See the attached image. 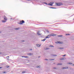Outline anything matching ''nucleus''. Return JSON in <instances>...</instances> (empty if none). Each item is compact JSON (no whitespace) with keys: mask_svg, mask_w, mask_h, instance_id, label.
I'll use <instances>...</instances> for the list:
<instances>
[{"mask_svg":"<svg viewBox=\"0 0 74 74\" xmlns=\"http://www.w3.org/2000/svg\"><path fill=\"white\" fill-rule=\"evenodd\" d=\"M24 23H25V21L23 20H22L21 21H20V23H18L19 25H22V24Z\"/></svg>","mask_w":74,"mask_h":74,"instance_id":"f257e3e1","label":"nucleus"},{"mask_svg":"<svg viewBox=\"0 0 74 74\" xmlns=\"http://www.w3.org/2000/svg\"><path fill=\"white\" fill-rule=\"evenodd\" d=\"M56 36V34H51L50 35H48V36H49V37H51V36Z\"/></svg>","mask_w":74,"mask_h":74,"instance_id":"f03ea898","label":"nucleus"},{"mask_svg":"<svg viewBox=\"0 0 74 74\" xmlns=\"http://www.w3.org/2000/svg\"><path fill=\"white\" fill-rule=\"evenodd\" d=\"M53 4V2L50 3H48V5H52Z\"/></svg>","mask_w":74,"mask_h":74,"instance_id":"7ed1b4c3","label":"nucleus"},{"mask_svg":"<svg viewBox=\"0 0 74 74\" xmlns=\"http://www.w3.org/2000/svg\"><path fill=\"white\" fill-rule=\"evenodd\" d=\"M56 5H58V6H60V5H62V4H61V3H56Z\"/></svg>","mask_w":74,"mask_h":74,"instance_id":"20e7f679","label":"nucleus"},{"mask_svg":"<svg viewBox=\"0 0 74 74\" xmlns=\"http://www.w3.org/2000/svg\"><path fill=\"white\" fill-rule=\"evenodd\" d=\"M37 34H38V36H40V35H41V34H40V31H38L37 32Z\"/></svg>","mask_w":74,"mask_h":74,"instance_id":"39448f33","label":"nucleus"},{"mask_svg":"<svg viewBox=\"0 0 74 74\" xmlns=\"http://www.w3.org/2000/svg\"><path fill=\"white\" fill-rule=\"evenodd\" d=\"M22 58H29V57H28L27 56H22Z\"/></svg>","mask_w":74,"mask_h":74,"instance_id":"423d86ee","label":"nucleus"},{"mask_svg":"<svg viewBox=\"0 0 74 74\" xmlns=\"http://www.w3.org/2000/svg\"><path fill=\"white\" fill-rule=\"evenodd\" d=\"M4 20L5 21H6L7 20V17H6L5 16L4 17Z\"/></svg>","mask_w":74,"mask_h":74,"instance_id":"0eeeda50","label":"nucleus"},{"mask_svg":"<svg viewBox=\"0 0 74 74\" xmlns=\"http://www.w3.org/2000/svg\"><path fill=\"white\" fill-rule=\"evenodd\" d=\"M66 59V58H61L60 59V60H64V59Z\"/></svg>","mask_w":74,"mask_h":74,"instance_id":"6e6552de","label":"nucleus"},{"mask_svg":"<svg viewBox=\"0 0 74 74\" xmlns=\"http://www.w3.org/2000/svg\"><path fill=\"white\" fill-rule=\"evenodd\" d=\"M58 44H63V42H58Z\"/></svg>","mask_w":74,"mask_h":74,"instance_id":"1a4fd4ad","label":"nucleus"},{"mask_svg":"<svg viewBox=\"0 0 74 74\" xmlns=\"http://www.w3.org/2000/svg\"><path fill=\"white\" fill-rule=\"evenodd\" d=\"M50 37H49V36H46V38H48Z\"/></svg>","mask_w":74,"mask_h":74,"instance_id":"9d476101","label":"nucleus"},{"mask_svg":"<svg viewBox=\"0 0 74 74\" xmlns=\"http://www.w3.org/2000/svg\"><path fill=\"white\" fill-rule=\"evenodd\" d=\"M2 22H6V21H5V20H2Z\"/></svg>","mask_w":74,"mask_h":74,"instance_id":"9b49d317","label":"nucleus"},{"mask_svg":"<svg viewBox=\"0 0 74 74\" xmlns=\"http://www.w3.org/2000/svg\"><path fill=\"white\" fill-rule=\"evenodd\" d=\"M68 69V67H67V68H66V67H63V68H62V69Z\"/></svg>","mask_w":74,"mask_h":74,"instance_id":"f8f14e48","label":"nucleus"},{"mask_svg":"<svg viewBox=\"0 0 74 74\" xmlns=\"http://www.w3.org/2000/svg\"><path fill=\"white\" fill-rule=\"evenodd\" d=\"M33 55V54L32 53H29L28 54V55Z\"/></svg>","mask_w":74,"mask_h":74,"instance_id":"ddd939ff","label":"nucleus"},{"mask_svg":"<svg viewBox=\"0 0 74 74\" xmlns=\"http://www.w3.org/2000/svg\"><path fill=\"white\" fill-rule=\"evenodd\" d=\"M66 36H69V35H70V34H66Z\"/></svg>","mask_w":74,"mask_h":74,"instance_id":"4468645a","label":"nucleus"},{"mask_svg":"<svg viewBox=\"0 0 74 74\" xmlns=\"http://www.w3.org/2000/svg\"><path fill=\"white\" fill-rule=\"evenodd\" d=\"M45 40H46V39L45 38L44 39H43V40H42V41H45Z\"/></svg>","mask_w":74,"mask_h":74,"instance_id":"2eb2a0df","label":"nucleus"},{"mask_svg":"<svg viewBox=\"0 0 74 74\" xmlns=\"http://www.w3.org/2000/svg\"><path fill=\"white\" fill-rule=\"evenodd\" d=\"M58 37H62V35L58 36Z\"/></svg>","mask_w":74,"mask_h":74,"instance_id":"dca6fc26","label":"nucleus"},{"mask_svg":"<svg viewBox=\"0 0 74 74\" xmlns=\"http://www.w3.org/2000/svg\"><path fill=\"white\" fill-rule=\"evenodd\" d=\"M68 64H72V63L71 62H69Z\"/></svg>","mask_w":74,"mask_h":74,"instance_id":"f3484780","label":"nucleus"},{"mask_svg":"<svg viewBox=\"0 0 74 74\" xmlns=\"http://www.w3.org/2000/svg\"><path fill=\"white\" fill-rule=\"evenodd\" d=\"M62 64L58 63V64L57 65H62Z\"/></svg>","mask_w":74,"mask_h":74,"instance_id":"a211bd4d","label":"nucleus"},{"mask_svg":"<svg viewBox=\"0 0 74 74\" xmlns=\"http://www.w3.org/2000/svg\"><path fill=\"white\" fill-rule=\"evenodd\" d=\"M36 45L37 47H40V45Z\"/></svg>","mask_w":74,"mask_h":74,"instance_id":"6ab92c4d","label":"nucleus"},{"mask_svg":"<svg viewBox=\"0 0 74 74\" xmlns=\"http://www.w3.org/2000/svg\"><path fill=\"white\" fill-rule=\"evenodd\" d=\"M15 30H18V29H19V28H15Z\"/></svg>","mask_w":74,"mask_h":74,"instance_id":"aec40b11","label":"nucleus"},{"mask_svg":"<svg viewBox=\"0 0 74 74\" xmlns=\"http://www.w3.org/2000/svg\"><path fill=\"white\" fill-rule=\"evenodd\" d=\"M40 67H41V66H38L37 67V68H40Z\"/></svg>","mask_w":74,"mask_h":74,"instance_id":"412c9836","label":"nucleus"},{"mask_svg":"<svg viewBox=\"0 0 74 74\" xmlns=\"http://www.w3.org/2000/svg\"><path fill=\"white\" fill-rule=\"evenodd\" d=\"M59 49H63V48L60 47V48H59Z\"/></svg>","mask_w":74,"mask_h":74,"instance_id":"4be33fe9","label":"nucleus"},{"mask_svg":"<svg viewBox=\"0 0 74 74\" xmlns=\"http://www.w3.org/2000/svg\"><path fill=\"white\" fill-rule=\"evenodd\" d=\"M22 73H25V71H23V72H22Z\"/></svg>","mask_w":74,"mask_h":74,"instance_id":"5701e85b","label":"nucleus"},{"mask_svg":"<svg viewBox=\"0 0 74 74\" xmlns=\"http://www.w3.org/2000/svg\"><path fill=\"white\" fill-rule=\"evenodd\" d=\"M44 3V4H46V5H47V4H47V3Z\"/></svg>","mask_w":74,"mask_h":74,"instance_id":"b1692460","label":"nucleus"},{"mask_svg":"<svg viewBox=\"0 0 74 74\" xmlns=\"http://www.w3.org/2000/svg\"><path fill=\"white\" fill-rule=\"evenodd\" d=\"M50 8H53V9L55 8H53V7H50Z\"/></svg>","mask_w":74,"mask_h":74,"instance_id":"393cba45","label":"nucleus"},{"mask_svg":"<svg viewBox=\"0 0 74 74\" xmlns=\"http://www.w3.org/2000/svg\"><path fill=\"white\" fill-rule=\"evenodd\" d=\"M51 47H53V46L52 45H51Z\"/></svg>","mask_w":74,"mask_h":74,"instance_id":"a878e982","label":"nucleus"},{"mask_svg":"<svg viewBox=\"0 0 74 74\" xmlns=\"http://www.w3.org/2000/svg\"><path fill=\"white\" fill-rule=\"evenodd\" d=\"M6 73V72H5V71H4L3 72V73Z\"/></svg>","mask_w":74,"mask_h":74,"instance_id":"bb28decb","label":"nucleus"},{"mask_svg":"<svg viewBox=\"0 0 74 74\" xmlns=\"http://www.w3.org/2000/svg\"><path fill=\"white\" fill-rule=\"evenodd\" d=\"M53 56H56V55H53Z\"/></svg>","mask_w":74,"mask_h":74,"instance_id":"cd10ccee","label":"nucleus"},{"mask_svg":"<svg viewBox=\"0 0 74 74\" xmlns=\"http://www.w3.org/2000/svg\"><path fill=\"white\" fill-rule=\"evenodd\" d=\"M66 55H64L63 56H66Z\"/></svg>","mask_w":74,"mask_h":74,"instance_id":"c85d7f7f","label":"nucleus"},{"mask_svg":"<svg viewBox=\"0 0 74 74\" xmlns=\"http://www.w3.org/2000/svg\"><path fill=\"white\" fill-rule=\"evenodd\" d=\"M1 68H2V67H0V69H1Z\"/></svg>","mask_w":74,"mask_h":74,"instance_id":"c756f323","label":"nucleus"},{"mask_svg":"<svg viewBox=\"0 0 74 74\" xmlns=\"http://www.w3.org/2000/svg\"><path fill=\"white\" fill-rule=\"evenodd\" d=\"M48 48H46V49H48Z\"/></svg>","mask_w":74,"mask_h":74,"instance_id":"7c9ffc66","label":"nucleus"},{"mask_svg":"<svg viewBox=\"0 0 74 74\" xmlns=\"http://www.w3.org/2000/svg\"><path fill=\"white\" fill-rule=\"evenodd\" d=\"M54 60V59H53L51 60Z\"/></svg>","mask_w":74,"mask_h":74,"instance_id":"2f4dec72","label":"nucleus"},{"mask_svg":"<svg viewBox=\"0 0 74 74\" xmlns=\"http://www.w3.org/2000/svg\"><path fill=\"white\" fill-rule=\"evenodd\" d=\"M45 60H47V59H45Z\"/></svg>","mask_w":74,"mask_h":74,"instance_id":"473e14b6","label":"nucleus"},{"mask_svg":"<svg viewBox=\"0 0 74 74\" xmlns=\"http://www.w3.org/2000/svg\"><path fill=\"white\" fill-rule=\"evenodd\" d=\"M31 51H32V49H30Z\"/></svg>","mask_w":74,"mask_h":74,"instance_id":"72a5a7b5","label":"nucleus"},{"mask_svg":"<svg viewBox=\"0 0 74 74\" xmlns=\"http://www.w3.org/2000/svg\"><path fill=\"white\" fill-rule=\"evenodd\" d=\"M8 58H9V56H8Z\"/></svg>","mask_w":74,"mask_h":74,"instance_id":"f704fd0d","label":"nucleus"},{"mask_svg":"<svg viewBox=\"0 0 74 74\" xmlns=\"http://www.w3.org/2000/svg\"><path fill=\"white\" fill-rule=\"evenodd\" d=\"M53 69H56V68H53Z\"/></svg>","mask_w":74,"mask_h":74,"instance_id":"c9c22d12","label":"nucleus"},{"mask_svg":"<svg viewBox=\"0 0 74 74\" xmlns=\"http://www.w3.org/2000/svg\"><path fill=\"white\" fill-rule=\"evenodd\" d=\"M24 41H23V42H24Z\"/></svg>","mask_w":74,"mask_h":74,"instance_id":"e433bc0d","label":"nucleus"},{"mask_svg":"<svg viewBox=\"0 0 74 74\" xmlns=\"http://www.w3.org/2000/svg\"><path fill=\"white\" fill-rule=\"evenodd\" d=\"M40 57H39L38 58H40Z\"/></svg>","mask_w":74,"mask_h":74,"instance_id":"4c0bfd02","label":"nucleus"},{"mask_svg":"<svg viewBox=\"0 0 74 74\" xmlns=\"http://www.w3.org/2000/svg\"><path fill=\"white\" fill-rule=\"evenodd\" d=\"M0 33H1V32H0Z\"/></svg>","mask_w":74,"mask_h":74,"instance_id":"58836bf2","label":"nucleus"}]
</instances>
